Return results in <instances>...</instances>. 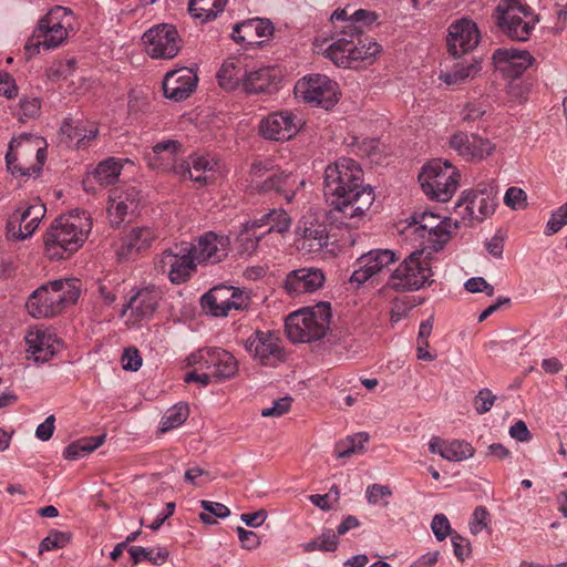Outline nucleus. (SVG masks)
<instances>
[{"instance_id":"1","label":"nucleus","mask_w":567,"mask_h":567,"mask_svg":"<svg viewBox=\"0 0 567 567\" xmlns=\"http://www.w3.org/2000/svg\"><path fill=\"white\" fill-rule=\"evenodd\" d=\"M323 194L328 218L339 224L364 216L375 199L372 187L364 184L361 166L349 157L326 167Z\"/></svg>"},{"instance_id":"2","label":"nucleus","mask_w":567,"mask_h":567,"mask_svg":"<svg viewBox=\"0 0 567 567\" xmlns=\"http://www.w3.org/2000/svg\"><path fill=\"white\" fill-rule=\"evenodd\" d=\"M362 29L350 22L346 30L337 33L322 54L339 68L371 66L380 56L382 47L373 38H362Z\"/></svg>"},{"instance_id":"3","label":"nucleus","mask_w":567,"mask_h":567,"mask_svg":"<svg viewBox=\"0 0 567 567\" xmlns=\"http://www.w3.org/2000/svg\"><path fill=\"white\" fill-rule=\"evenodd\" d=\"M92 229L86 212L72 213L54 220L44 236V250L50 259L60 260L78 251Z\"/></svg>"},{"instance_id":"4","label":"nucleus","mask_w":567,"mask_h":567,"mask_svg":"<svg viewBox=\"0 0 567 567\" xmlns=\"http://www.w3.org/2000/svg\"><path fill=\"white\" fill-rule=\"evenodd\" d=\"M80 293V280L55 279L35 289L27 300L25 307L33 318H51L74 305Z\"/></svg>"},{"instance_id":"5","label":"nucleus","mask_w":567,"mask_h":567,"mask_svg":"<svg viewBox=\"0 0 567 567\" xmlns=\"http://www.w3.org/2000/svg\"><path fill=\"white\" fill-rule=\"evenodd\" d=\"M331 316L329 302H319L295 311L286 319L287 337L295 343L320 340L329 330Z\"/></svg>"},{"instance_id":"6","label":"nucleus","mask_w":567,"mask_h":567,"mask_svg":"<svg viewBox=\"0 0 567 567\" xmlns=\"http://www.w3.org/2000/svg\"><path fill=\"white\" fill-rule=\"evenodd\" d=\"M6 159L12 174H38L45 161V141L35 135L21 134L10 142Z\"/></svg>"},{"instance_id":"7","label":"nucleus","mask_w":567,"mask_h":567,"mask_svg":"<svg viewBox=\"0 0 567 567\" xmlns=\"http://www.w3.org/2000/svg\"><path fill=\"white\" fill-rule=\"evenodd\" d=\"M460 172L449 161L435 158L423 166L419 182L426 196L446 203L460 185Z\"/></svg>"},{"instance_id":"8","label":"nucleus","mask_w":567,"mask_h":567,"mask_svg":"<svg viewBox=\"0 0 567 567\" xmlns=\"http://www.w3.org/2000/svg\"><path fill=\"white\" fill-rule=\"evenodd\" d=\"M496 25L512 40L527 41L537 17L518 0H501L495 11Z\"/></svg>"},{"instance_id":"9","label":"nucleus","mask_w":567,"mask_h":567,"mask_svg":"<svg viewBox=\"0 0 567 567\" xmlns=\"http://www.w3.org/2000/svg\"><path fill=\"white\" fill-rule=\"evenodd\" d=\"M74 30L73 12L68 8L56 6L39 21L38 37L43 40L37 43L28 42L25 49L29 50L31 45L35 48L42 45L47 49L58 48L68 40L70 32H74Z\"/></svg>"},{"instance_id":"10","label":"nucleus","mask_w":567,"mask_h":567,"mask_svg":"<svg viewBox=\"0 0 567 567\" xmlns=\"http://www.w3.org/2000/svg\"><path fill=\"white\" fill-rule=\"evenodd\" d=\"M424 250H415L391 274L388 285L396 291H412L422 288L433 275Z\"/></svg>"},{"instance_id":"11","label":"nucleus","mask_w":567,"mask_h":567,"mask_svg":"<svg viewBox=\"0 0 567 567\" xmlns=\"http://www.w3.org/2000/svg\"><path fill=\"white\" fill-rule=\"evenodd\" d=\"M295 94L303 102L324 110L332 109L339 101V85L323 74H311L299 80Z\"/></svg>"},{"instance_id":"12","label":"nucleus","mask_w":567,"mask_h":567,"mask_svg":"<svg viewBox=\"0 0 567 567\" xmlns=\"http://www.w3.org/2000/svg\"><path fill=\"white\" fill-rule=\"evenodd\" d=\"M142 41L145 52L152 59L171 60L182 49V38L173 24L162 23L147 30Z\"/></svg>"},{"instance_id":"13","label":"nucleus","mask_w":567,"mask_h":567,"mask_svg":"<svg viewBox=\"0 0 567 567\" xmlns=\"http://www.w3.org/2000/svg\"><path fill=\"white\" fill-rule=\"evenodd\" d=\"M196 259L189 246L175 247L164 250L156 260L157 271L167 275L174 285H181L189 280L196 271Z\"/></svg>"},{"instance_id":"14","label":"nucleus","mask_w":567,"mask_h":567,"mask_svg":"<svg viewBox=\"0 0 567 567\" xmlns=\"http://www.w3.org/2000/svg\"><path fill=\"white\" fill-rule=\"evenodd\" d=\"M189 363L198 365V370H208L214 374L215 382L235 377L238 362L228 351L220 348H204L189 357Z\"/></svg>"},{"instance_id":"15","label":"nucleus","mask_w":567,"mask_h":567,"mask_svg":"<svg viewBox=\"0 0 567 567\" xmlns=\"http://www.w3.org/2000/svg\"><path fill=\"white\" fill-rule=\"evenodd\" d=\"M302 120L292 111L272 112L259 123V134L266 140L289 141L298 134Z\"/></svg>"},{"instance_id":"16","label":"nucleus","mask_w":567,"mask_h":567,"mask_svg":"<svg viewBox=\"0 0 567 567\" xmlns=\"http://www.w3.org/2000/svg\"><path fill=\"white\" fill-rule=\"evenodd\" d=\"M245 348L262 365L275 367L286 360L280 338L269 331H256L246 340Z\"/></svg>"},{"instance_id":"17","label":"nucleus","mask_w":567,"mask_h":567,"mask_svg":"<svg viewBox=\"0 0 567 567\" xmlns=\"http://www.w3.org/2000/svg\"><path fill=\"white\" fill-rule=\"evenodd\" d=\"M189 248L198 264H218L229 254L230 238L227 235L206 231Z\"/></svg>"},{"instance_id":"18","label":"nucleus","mask_w":567,"mask_h":567,"mask_svg":"<svg viewBox=\"0 0 567 567\" xmlns=\"http://www.w3.org/2000/svg\"><path fill=\"white\" fill-rule=\"evenodd\" d=\"M450 147L467 162L478 163L491 156L496 146L477 134L458 131L450 137Z\"/></svg>"},{"instance_id":"19","label":"nucleus","mask_w":567,"mask_h":567,"mask_svg":"<svg viewBox=\"0 0 567 567\" xmlns=\"http://www.w3.org/2000/svg\"><path fill=\"white\" fill-rule=\"evenodd\" d=\"M44 214L45 207L41 203L17 209L7 223V237L12 240L27 239L38 228Z\"/></svg>"},{"instance_id":"20","label":"nucleus","mask_w":567,"mask_h":567,"mask_svg":"<svg viewBox=\"0 0 567 567\" xmlns=\"http://www.w3.org/2000/svg\"><path fill=\"white\" fill-rule=\"evenodd\" d=\"M480 39V30L473 20L468 18L458 19L449 27V52L458 58L475 49Z\"/></svg>"},{"instance_id":"21","label":"nucleus","mask_w":567,"mask_h":567,"mask_svg":"<svg viewBox=\"0 0 567 567\" xmlns=\"http://www.w3.org/2000/svg\"><path fill=\"white\" fill-rule=\"evenodd\" d=\"M140 190L133 186L112 188L107 206V217L112 227H118L128 214H134L140 206Z\"/></svg>"},{"instance_id":"22","label":"nucleus","mask_w":567,"mask_h":567,"mask_svg":"<svg viewBox=\"0 0 567 567\" xmlns=\"http://www.w3.org/2000/svg\"><path fill=\"white\" fill-rule=\"evenodd\" d=\"M395 261V254L390 249H374L362 255L355 262L350 282L361 286L374 275L380 274Z\"/></svg>"},{"instance_id":"23","label":"nucleus","mask_w":567,"mask_h":567,"mask_svg":"<svg viewBox=\"0 0 567 567\" xmlns=\"http://www.w3.org/2000/svg\"><path fill=\"white\" fill-rule=\"evenodd\" d=\"M158 238L157 229L150 226H137L131 228L121 239L116 248V256L120 260H127L148 250Z\"/></svg>"},{"instance_id":"24","label":"nucleus","mask_w":567,"mask_h":567,"mask_svg":"<svg viewBox=\"0 0 567 567\" xmlns=\"http://www.w3.org/2000/svg\"><path fill=\"white\" fill-rule=\"evenodd\" d=\"M413 219L415 224L414 231L431 243L433 250L442 249L444 244L450 240L449 219H442L439 215L426 212L414 216Z\"/></svg>"},{"instance_id":"25","label":"nucleus","mask_w":567,"mask_h":567,"mask_svg":"<svg viewBox=\"0 0 567 567\" xmlns=\"http://www.w3.org/2000/svg\"><path fill=\"white\" fill-rule=\"evenodd\" d=\"M198 78L190 68H179L166 73L163 81L165 97L176 102L186 100L196 89Z\"/></svg>"},{"instance_id":"26","label":"nucleus","mask_w":567,"mask_h":567,"mask_svg":"<svg viewBox=\"0 0 567 567\" xmlns=\"http://www.w3.org/2000/svg\"><path fill=\"white\" fill-rule=\"evenodd\" d=\"M183 154V145L178 141L167 140L154 145L152 152L146 154V161L154 169L173 171L177 174Z\"/></svg>"},{"instance_id":"27","label":"nucleus","mask_w":567,"mask_h":567,"mask_svg":"<svg viewBox=\"0 0 567 567\" xmlns=\"http://www.w3.org/2000/svg\"><path fill=\"white\" fill-rule=\"evenodd\" d=\"M28 346V358L35 362H48L55 353L59 347L56 338L48 330L40 327H31L24 337Z\"/></svg>"},{"instance_id":"28","label":"nucleus","mask_w":567,"mask_h":567,"mask_svg":"<svg viewBox=\"0 0 567 567\" xmlns=\"http://www.w3.org/2000/svg\"><path fill=\"white\" fill-rule=\"evenodd\" d=\"M326 277L319 268H301L291 271L285 281V288L291 296L313 292L321 288Z\"/></svg>"},{"instance_id":"29","label":"nucleus","mask_w":567,"mask_h":567,"mask_svg":"<svg viewBox=\"0 0 567 567\" xmlns=\"http://www.w3.org/2000/svg\"><path fill=\"white\" fill-rule=\"evenodd\" d=\"M274 33V25L268 19L254 18L236 23L231 38L238 43L255 44L269 39Z\"/></svg>"},{"instance_id":"30","label":"nucleus","mask_w":567,"mask_h":567,"mask_svg":"<svg viewBox=\"0 0 567 567\" xmlns=\"http://www.w3.org/2000/svg\"><path fill=\"white\" fill-rule=\"evenodd\" d=\"M299 249L312 254L319 252L328 246L329 235L327 226L318 220H302L297 228Z\"/></svg>"},{"instance_id":"31","label":"nucleus","mask_w":567,"mask_h":567,"mask_svg":"<svg viewBox=\"0 0 567 567\" xmlns=\"http://www.w3.org/2000/svg\"><path fill=\"white\" fill-rule=\"evenodd\" d=\"M465 205L470 217L475 220H483L491 216L496 206V193L493 187H485L484 189L468 193L458 207Z\"/></svg>"},{"instance_id":"32","label":"nucleus","mask_w":567,"mask_h":567,"mask_svg":"<svg viewBox=\"0 0 567 567\" xmlns=\"http://www.w3.org/2000/svg\"><path fill=\"white\" fill-rule=\"evenodd\" d=\"M161 292L158 289L151 287L137 291L123 309V315L130 311V317L135 322L152 317L157 309Z\"/></svg>"},{"instance_id":"33","label":"nucleus","mask_w":567,"mask_h":567,"mask_svg":"<svg viewBox=\"0 0 567 567\" xmlns=\"http://www.w3.org/2000/svg\"><path fill=\"white\" fill-rule=\"evenodd\" d=\"M215 166L216 163L205 156L190 157L188 162L181 161L177 175L205 186L214 182Z\"/></svg>"},{"instance_id":"34","label":"nucleus","mask_w":567,"mask_h":567,"mask_svg":"<svg viewBox=\"0 0 567 567\" xmlns=\"http://www.w3.org/2000/svg\"><path fill=\"white\" fill-rule=\"evenodd\" d=\"M279 74L272 68L248 71L243 90L247 94L272 93L278 90Z\"/></svg>"},{"instance_id":"35","label":"nucleus","mask_w":567,"mask_h":567,"mask_svg":"<svg viewBox=\"0 0 567 567\" xmlns=\"http://www.w3.org/2000/svg\"><path fill=\"white\" fill-rule=\"evenodd\" d=\"M429 449L431 453H437L443 458L451 462H462L474 456V447L466 441L453 440L445 442L440 437H433L430 441Z\"/></svg>"},{"instance_id":"36","label":"nucleus","mask_w":567,"mask_h":567,"mask_svg":"<svg viewBox=\"0 0 567 567\" xmlns=\"http://www.w3.org/2000/svg\"><path fill=\"white\" fill-rule=\"evenodd\" d=\"M230 286H216L202 297V307L212 316L226 317L230 311Z\"/></svg>"},{"instance_id":"37","label":"nucleus","mask_w":567,"mask_h":567,"mask_svg":"<svg viewBox=\"0 0 567 567\" xmlns=\"http://www.w3.org/2000/svg\"><path fill=\"white\" fill-rule=\"evenodd\" d=\"M246 73L247 69L244 61L238 58H229L218 70L217 80L223 89L233 91L239 86H244Z\"/></svg>"},{"instance_id":"38","label":"nucleus","mask_w":567,"mask_h":567,"mask_svg":"<svg viewBox=\"0 0 567 567\" xmlns=\"http://www.w3.org/2000/svg\"><path fill=\"white\" fill-rule=\"evenodd\" d=\"M297 183V177L292 174L279 173L269 176L260 185H255L254 187L260 193L275 192L290 203L295 197Z\"/></svg>"},{"instance_id":"39","label":"nucleus","mask_w":567,"mask_h":567,"mask_svg":"<svg viewBox=\"0 0 567 567\" xmlns=\"http://www.w3.org/2000/svg\"><path fill=\"white\" fill-rule=\"evenodd\" d=\"M495 56L506 63L504 70L512 76H519L523 74L524 71L530 66L534 61V58L529 54L528 51L519 50L498 49L495 53Z\"/></svg>"},{"instance_id":"40","label":"nucleus","mask_w":567,"mask_h":567,"mask_svg":"<svg viewBox=\"0 0 567 567\" xmlns=\"http://www.w3.org/2000/svg\"><path fill=\"white\" fill-rule=\"evenodd\" d=\"M481 69L478 61H472L467 64L457 63L451 71L442 73L440 80L447 85H461L475 79Z\"/></svg>"},{"instance_id":"41","label":"nucleus","mask_w":567,"mask_h":567,"mask_svg":"<svg viewBox=\"0 0 567 567\" xmlns=\"http://www.w3.org/2000/svg\"><path fill=\"white\" fill-rule=\"evenodd\" d=\"M227 0H189L188 11L202 23L215 19L223 12Z\"/></svg>"},{"instance_id":"42","label":"nucleus","mask_w":567,"mask_h":567,"mask_svg":"<svg viewBox=\"0 0 567 567\" xmlns=\"http://www.w3.org/2000/svg\"><path fill=\"white\" fill-rule=\"evenodd\" d=\"M133 565L142 561H148L154 566L165 564L169 557V551L165 547L145 548L142 546H133L128 549Z\"/></svg>"},{"instance_id":"43","label":"nucleus","mask_w":567,"mask_h":567,"mask_svg":"<svg viewBox=\"0 0 567 567\" xmlns=\"http://www.w3.org/2000/svg\"><path fill=\"white\" fill-rule=\"evenodd\" d=\"M105 441V435L82 437L69 444L63 452L66 460L73 461L85 454L92 453L100 447Z\"/></svg>"},{"instance_id":"44","label":"nucleus","mask_w":567,"mask_h":567,"mask_svg":"<svg viewBox=\"0 0 567 567\" xmlns=\"http://www.w3.org/2000/svg\"><path fill=\"white\" fill-rule=\"evenodd\" d=\"M122 172V164L114 157L102 161L94 168L92 175L102 186L114 184Z\"/></svg>"},{"instance_id":"45","label":"nucleus","mask_w":567,"mask_h":567,"mask_svg":"<svg viewBox=\"0 0 567 567\" xmlns=\"http://www.w3.org/2000/svg\"><path fill=\"white\" fill-rule=\"evenodd\" d=\"M189 409L186 404H176L168 409L161 420L159 431L166 433L181 426L188 417Z\"/></svg>"},{"instance_id":"46","label":"nucleus","mask_w":567,"mask_h":567,"mask_svg":"<svg viewBox=\"0 0 567 567\" xmlns=\"http://www.w3.org/2000/svg\"><path fill=\"white\" fill-rule=\"evenodd\" d=\"M260 221L261 224H259L258 226H261L264 224L270 225L268 233L277 231L279 234H284L290 228L291 225V219L288 216L287 212L284 209L271 210L270 213L265 215ZM254 226L257 225L254 224Z\"/></svg>"},{"instance_id":"47","label":"nucleus","mask_w":567,"mask_h":567,"mask_svg":"<svg viewBox=\"0 0 567 567\" xmlns=\"http://www.w3.org/2000/svg\"><path fill=\"white\" fill-rule=\"evenodd\" d=\"M71 540V534L59 530H51L39 545V555L44 551L64 548Z\"/></svg>"},{"instance_id":"48","label":"nucleus","mask_w":567,"mask_h":567,"mask_svg":"<svg viewBox=\"0 0 567 567\" xmlns=\"http://www.w3.org/2000/svg\"><path fill=\"white\" fill-rule=\"evenodd\" d=\"M368 441V435L364 433H358L355 436H351L344 443H339L336 447L338 458L349 457L352 454L361 451L363 444Z\"/></svg>"},{"instance_id":"49","label":"nucleus","mask_w":567,"mask_h":567,"mask_svg":"<svg viewBox=\"0 0 567 567\" xmlns=\"http://www.w3.org/2000/svg\"><path fill=\"white\" fill-rule=\"evenodd\" d=\"M200 506L204 508V511L209 513V514L202 513L199 515L200 520L205 524L216 523V520L212 517V515H214L217 518H225L230 515L229 508L221 503L210 502V501H202Z\"/></svg>"},{"instance_id":"50","label":"nucleus","mask_w":567,"mask_h":567,"mask_svg":"<svg viewBox=\"0 0 567 567\" xmlns=\"http://www.w3.org/2000/svg\"><path fill=\"white\" fill-rule=\"evenodd\" d=\"M83 131L84 125L81 123H74L71 118L64 120L60 127L62 141L69 147L74 146L78 138L82 136Z\"/></svg>"},{"instance_id":"51","label":"nucleus","mask_w":567,"mask_h":567,"mask_svg":"<svg viewBox=\"0 0 567 567\" xmlns=\"http://www.w3.org/2000/svg\"><path fill=\"white\" fill-rule=\"evenodd\" d=\"M18 116L20 121L35 118L40 114L41 100L39 97H23L19 103Z\"/></svg>"},{"instance_id":"52","label":"nucleus","mask_w":567,"mask_h":567,"mask_svg":"<svg viewBox=\"0 0 567 567\" xmlns=\"http://www.w3.org/2000/svg\"><path fill=\"white\" fill-rule=\"evenodd\" d=\"M504 203L514 210L525 209L527 207V195L522 188L513 186L506 190Z\"/></svg>"},{"instance_id":"53","label":"nucleus","mask_w":567,"mask_h":567,"mask_svg":"<svg viewBox=\"0 0 567 567\" xmlns=\"http://www.w3.org/2000/svg\"><path fill=\"white\" fill-rule=\"evenodd\" d=\"M567 224V203L554 212L546 225V235L559 231Z\"/></svg>"},{"instance_id":"54","label":"nucleus","mask_w":567,"mask_h":567,"mask_svg":"<svg viewBox=\"0 0 567 567\" xmlns=\"http://www.w3.org/2000/svg\"><path fill=\"white\" fill-rule=\"evenodd\" d=\"M489 513L484 506H477L472 515L470 530L473 535L480 534L488 527Z\"/></svg>"},{"instance_id":"55","label":"nucleus","mask_w":567,"mask_h":567,"mask_svg":"<svg viewBox=\"0 0 567 567\" xmlns=\"http://www.w3.org/2000/svg\"><path fill=\"white\" fill-rule=\"evenodd\" d=\"M431 528L436 539L440 542L444 540L449 535L452 534L450 522L443 514H436L433 517Z\"/></svg>"},{"instance_id":"56","label":"nucleus","mask_w":567,"mask_h":567,"mask_svg":"<svg viewBox=\"0 0 567 567\" xmlns=\"http://www.w3.org/2000/svg\"><path fill=\"white\" fill-rule=\"evenodd\" d=\"M496 400V396L491 392L488 389H482L478 391L476 396L474 398V406L478 414H483L488 412L494 402Z\"/></svg>"},{"instance_id":"57","label":"nucleus","mask_w":567,"mask_h":567,"mask_svg":"<svg viewBox=\"0 0 567 567\" xmlns=\"http://www.w3.org/2000/svg\"><path fill=\"white\" fill-rule=\"evenodd\" d=\"M291 406V398L285 396L276 400L271 408H266L261 410V415L264 417H278L284 415L290 410Z\"/></svg>"},{"instance_id":"58","label":"nucleus","mask_w":567,"mask_h":567,"mask_svg":"<svg viewBox=\"0 0 567 567\" xmlns=\"http://www.w3.org/2000/svg\"><path fill=\"white\" fill-rule=\"evenodd\" d=\"M121 361L124 370L137 371L142 365V357L136 348L125 349Z\"/></svg>"},{"instance_id":"59","label":"nucleus","mask_w":567,"mask_h":567,"mask_svg":"<svg viewBox=\"0 0 567 567\" xmlns=\"http://www.w3.org/2000/svg\"><path fill=\"white\" fill-rule=\"evenodd\" d=\"M73 60L55 62L47 70V75L50 80L65 78L73 70Z\"/></svg>"},{"instance_id":"60","label":"nucleus","mask_w":567,"mask_h":567,"mask_svg":"<svg viewBox=\"0 0 567 567\" xmlns=\"http://www.w3.org/2000/svg\"><path fill=\"white\" fill-rule=\"evenodd\" d=\"M367 499L370 504H378L382 498L390 497L392 491L388 485L372 484L367 488Z\"/></svg>"},{"instance_id":"61","label":"nucleus","mask_w":567,"mask_h":567,"mask_svg":"<svg viewBox=\"0 0 567 567\" xmlns=\"http://www.w3.org/2000/svg\"><path fill=\"white\" fill-rule=\"evenodd\" d=\"M238 538L241 543L243 548L251 550L260 546V537L251 530H247L244 527H237Z\"/></svg>"},{"instance_id":"62","label":"nucleus","mask_w":567,"mask_h":567,"mask_svg":"<svg viewBox=\"0 0 567 567\" xmlns=\"http://www.w3.org/2000/svg\"><path fill=\"white\" fill-rule=\"evenodd\" d=\"M465 289L472 293L476 292H486L487 296L492 297L494 295V287L491 286L484 278L482 277H473L470 278L465 282Z\"/></svg>"},{"instance_id":"63","label":"nucleus","mask_w":567,"mask_h":567,"mask_svg":"<svg viewBox=\"0 0 567 567\" xmlns=\"http://www.w3.org/2000/svg\"><path fill=\"white\" fill-rule=\"evenodd\" d=\"M0 94L12 99L18 94V86L14 79L7 72H0Z\"/></svg>"},{"instance_id":"64","label":"nucleus","mask_w":567,"mask_h":567,"mask_svg":"<svg viewBox=\"0 0 567 567\" xmlns=\"http://www.w3.org/2000/svg\"><path fill=\"white\" fill-rule=\"evenodd\" d=\"M230 293H231L230 310L231 309L244 310V309L248 308L249 301H250L248 293L240 290L239 288H235L231 286H230Z\"/></svg>"}]
</instances>
